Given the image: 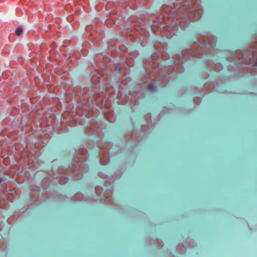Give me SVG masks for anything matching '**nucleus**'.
<instances>
[{
	"label": "nucleus",
	"mask_w": 257,
	"mask_h": 257,
	"mask_svg": "<svg viewBox=\"0 0 257 257\" xmlns=\"http://www.w3.org/2000/svg\"><path fill=\"white\" fill-rule=\"evenodd\" d=\"M23 33V30L21 28H17L16 30V34L19 36Z\"/></svg>",
	"instance_id": "1"
},
{
	"label": "nucleus",
	"mask_w": 257,
	"mask_h": 257,
	"mask_svg": "<svg viewBox=\"0 0 257 257\" xmlns=\"http://www.w3.org/2000/svg\"><path fill=\"white\" fill-rule=\"evenodd\" d=\"M152 87H152V86H150V89H152V88H153Z\"/></svg>",
	"instance_id": "2"
},
{
	"label": "nucleus",
	"mask_w": 257,
	"mask_h": 257,
	"mask_svg": "<svg viewBox=\"0 0 257 257\" xmlns=\"http://www.w3.org/2000/svg\"><path fill=\"white\" fill-rule=\"evenodd\" d=\"M255 65H257V59H256V61L255 62Z\"/></svg>",
	"instance_id": "3"
}]
</instances>
